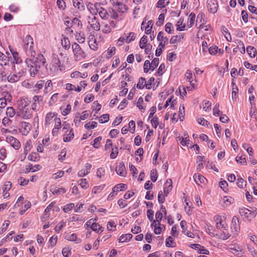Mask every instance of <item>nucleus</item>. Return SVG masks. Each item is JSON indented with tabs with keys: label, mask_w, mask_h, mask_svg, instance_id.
<instances>
[{
	"label": "nucleus",
	"mask_w": 257,
	"mask_h": 257,
	"mask_svg": "<svg viewBox=\"0 0 257 257\" xmlns=\"http://www.w3.org/2000/svg\"><path fill=\"white\" fill-rule=\"evenodd\" d=\"M38 157L39 155L37 153H32L29 155L28 156V159L31 161L36 162L37 161Z\"/></svg>",
	"instance_id": "13d9d810"
},
{
	"label": "nucleus",
	"mask_w": 257,
	"mask_h": 257,
	"mask_svg": "<svg viewBox=\"0 0 257 257\" xmlns=\"http://www.w3.org/2000/svg\"><path fill=\"white\" fill-rule=\"evenodd\" d=\"M223 200L225 206H229L234 202V199L230 196H224Z\"/></svg>",
	"instance_id": "473e14b6"
},
{
	"label": "nucleus",
	"mask_w": 257,
	"mask_h": 257,
	"mask_svg": "<svg viewBox=\"0 0 257 257\" xmlns=\"http://www.w3.org/2000/svg\"><path fill=\"white\" fill-rule=\"evenodd\" d=\"M164 19H165V15L164 14H160L159 16L158 20L156 22V25L157 26H162L164 23Z\"/></svg>",
	"instance_id": "5fc2aeb1"
},
{
	"label": "nucleus",
	"mask_w": 257,
	"mask_h": 257,
	"mask_svg": "<svg viewBox=\"0 0 257 257\" xmlns=\"http://www.w3.org/2000/svg\"><path fill=\"white\" fill-rule=\"evenodd\" d=\"M105 186V184L101 185L98 186H95L92 190V193L96 194L98 192L102 190Z\"/></svg>",
	"instance_id": "0e129e2a"
},
{
	"label": "nucleus",
	"mask_w": 257,
	"mask_h": 257,
	"mask_svg": "<svg viewBox=\"0 0 257 257\" xmlns=\"http://www.w3.org/2000/svg\"><path fill=\"white\" fill-rule=\"evenodd\" d=\"M56 114L54 112H48L45 117V125L51 123L52 119L56 116Z\"/></svg>",
	"instance_id": "a878e982"
},
{
	"label": "nucleus",
	"mask_w": 257,
	"mask_h": 257,
	"mask_svg": "<svg viewBox=\"0 0 257 257\" xmlns=\"http://www.w3.org/2000/svg\"><path fill=\"white\" fill-rule=\"evenodd\" d=\"M97 123L96 121L89 122L85 124L84 127L88 130L95 128L97 126Z\"/></svg>",
	"instance_id": "09e8293b"
},
{
	"label": "nucleus",
	"mask_w": 257,
	"mask_h": 257,
	"mask_svg": "<svg viewBox=\"0 0 257 257\" xmlns=\"http://www.w3.org/2000/svg\"><path fill=\"white\" fill-rule=\"evenodd\" d=\"M193 178L197 184H199V183L205 184L207 181L206 179L201 174H195Z\"/></svg>",
	"instance_id": "f3484780"
},
{
	"label": "nucleus",
	"mask_w": 257,
	"mask_h": 257,
	"mask_svg": "<svg viewBox=\"0 0 257 257\" xmlns=\"http://www.w3.org/2000/svg\"><path fill=\"white\" fill-rule=\"evenodd\" d=\"M27 106L26 104H25V106L21 109V114H18V115L21 116L24 119H29L32 116L31 109L27 107Z\"/></svg>",
	"instance_id": "1a4fd4ad"
},
{
	"label": "nucleus",
	"mask_w": 257,
	"mask_h": 257,
	"mask_svg": "<svg viewBox=\"0 0 257 257\" xmlns=\"http://www.w3.org/2000/svg\"><path fill=\"white\" fill-rule=\"evenodd\" d=\"M66 66L63 63L59 56L56 54L52 55L51 62L49 65V72L50 74H56L65 71Z\"/></svg>",
	"instance_id": "f257e3e1"
},
{
	"label": "nucleus",
	"mask_w": 257,
	"mask_h": 257,
	"mask_svg": "<svg viewBox=\"0 0 257 257\" xmlns=\"http://www.w3.org/2000/svg\"><path fill=\"white\" fill-rule=\"evenodd\" d=\"M221 228L223 229L219 233L212 232V236L213 237H216L222 240H226L231 235L225 226Z\"/></svg>",
	"instance_id": "0eeeda50"
},
{
	"label": "nucleus",
	"mask_w": 257,
	"mask_h": 257,
	"mask_svg": "<svg viewBox=\"0 0 257 257\" xmlns=\"http://www.w3.org/2000/svg\"><path fill=\"white\" fill-rule=\"evenodd\" d=\"M159 62V59L158 58H154L150 63V70L154 71V69L158 66Z\"/></svg>",
	"instance_id": "c03bdc74"
},
{
	"label": "nucleus",
	"mask_w": 257,
	"mask_h": 257,
	"mask_svg": "<svg viewBox=\"0 0 257 257\" xmlns=\"http://www.w3.org/2000/svg\"><path fill=\"white\" fill-rule=\"evenodd\" d=\"M91 28L95 31H98L100 30V25L98 19L96 17L91 18V21L88 22Z\"/></svg>",
	"instance_id": "ddd939ff"
},
{
	"label": "nucleus",
	"mask_w": 257,
	"mask_h": 257,
	"mask_svg": "<svg viewBox=\"0 0 257 257\" xmlns=\"http://www.w3.org/2000/svg\"><path fill=\"white\" fill-rule=\"evenodd\" d=\"M23 49L28 56L35 54L33 39L30 35H27L23 40Z\"/></svg>",
	"instance_id": "7ed1b4c3"
},
{
	"label": "nucleus",
	"mask_w": 257,
	"mask_h": 257,
	"mask_svg": "<svg viewBox=\"0 0 257 257\" xmlns=\"http://www.w3.org/2000/svg\"><path fill=\"white\" fill-rule=\"evenodd\" d=\"M10 51L13 55L14 59L17 64H19L22 62V59L19 57V54L17 52L15 51L14 50L10 49Z\"/></svg>",
	"instance_id": "f704fd0d"
},
{
	"label": "nucleus",
	"mask_w": 257,
	"mask_h": 257,
	"mask_svg": "<svg viewBox=\"0 0 257 257\" xmlns=\"http://www.w3.org/2000/svg\"><path fill=\"white\" fill-rule=\"evenodd\" d=\"M71 25L74 26V28H77L81 29L82 26V24L80 20L77 18H74L71 21Z\"/></svg>",
	"instance_id": "cd10ccee"
},
{
	"label": "nucleus",
	"mask_w": 257,
	"mask_h": 257,
	"mask_svg": "<svg viewBox=\"0 0 257 257\" xmlns=\"http://www.w3.org/2000/svg\"><path fill=\"white\" fill-rule=\"evenodd\" d=\"M118 154V148L116 147L115 148H112V151L110 155V158L112 159H115L117 157Z\"/></svg>",
	"instance_id": "bf43d9fd"
},
{
	"label": "nucleus",
	"mask_w": 257,
	"mask_h": 257,
	"mask_svg": "<svg viewBox=\"0 0 257 257\" xmlns=\"http://www.w3.org/2000/svg\"><path fill=\"white\" fill-rule=\"evenodd\" d=\"M127 189L126 185L120 183L115 185L113 188V192L117 193L119 191H123Z\"/></svg>",
	"instance_id": "4be33fe9"
},
{
	"label": "nucleus",
	"mask_w": 257,
	"mask_h": 257,
	"mask_svg": "<svg viewBox=\"0 0 257 257\" xmlns=\"http://www.w3.org/2000/svg\"><path fill=\"white\" fill-rule=\"evenodd\" d=\"M115 47H111L108 48L107 50V55L106 56V58L109 59L113 55L115 54Z\"/></svg>",
	"instance_id": "e433bc0d"
},
{
	"label": "nucleus",
	"mask_w": 257,
	"mask_h": 257,
	"mask_svg": "<svg viewBox=\"0 0 257 257\" xmlns=\"http://www.w3.org/2000/svg\"><path fill=\"white\" fill-rule=\"evenodd\" d=\"M170 4L169 0H159L157 3V7L163 8Z\"/></svg>",
	"instance_id": "79ce46f5"
},
{
	"label": "nucleus",
	"mask_w": 257,
	"mask_h": 257,
	"mask_svg": "<svg viewBox=\"0 0 257 257\" xmlns=\"http://www.w3.org/2000/svg\"><path fill=\"white\" fill-rule=\"evenodd\" d=\"M231 229L232 230V232L234 234H237L240 229L239 225V220L238 218L235 216H233L232 219Z\"/></svg>",
	"instance_id": "9d476101"
},
{
	"label": "nucleus",
	"mask_w": 257,
	"mask_h": 257,
	"mask_svg": "<svg viewBox=\"0 0 257 257\" xmlns=\"http://www.w3.org/2000/svg\"><path fill=\"white\" fill-rule=\"evenodd\" d=\"M231 84L232 85V98L233 100L235 99V95L238 92V89L236 85L235 84V82H234V80L232 79L231 82Z\"/></svg>",
	"instance_id": "72a5a7b5"
},
{
	"label": "nucleus",
	"mask_w": 257,
	"mask_h": 257,
	"mask_svg": "<svg viewBox=\"0 0 257 257\" xmlns=\"http://www.w3.org/2000/svg\"><path fill=\"white\" fill-rule=\"evenodd\" d=\"M165 194L163 195V192L162 191H160L158 193V202L160 204H162L165 202Z\"/></svg>",
	"instance_id": "052dcab7"
},
{
	"label": "nucleus",
	"mask_w": 257,
	"mask_h": 257,
	"mask_svg": "<svg viewBox=\"0 0 257 257\" xmlns=\"http://www.w3.org/2000/svg\"><path fill=\"white\" fill-rule=\"evenodd\" d=\"M218 50V47L213 45L208 48V51L211 55H215L216 54Z\"/></svg>",
	"instance_id": "338daca9"
},
{
	"label": "nucleus",
	"mask_w": 257,
	"mask_h": 257,
	"mask_svg": "<svg viewBox=\"0 0 257 257\" xmlns=\"http://www.w3.org/2000/svg\"><path fill=\"white\" fill-rule=\"evenodd\" d=\"M207 7L210 13L212 14L216 13L218 8L217 0H208L207 2Z\"/></svg>",
	"instance_id": "39448f33"
},
{
	"label": "nucleus",
	"mask_w": 257,
	"mask_h": 257,
	"mask_svg": "<svg viewBox=\"0 0 257 257\" xmlns=\"http://www.w3.org/2000/svg\"><path fill=\"white\" fill-rule=\"evenodd\" d=\"M115 8L119 13H124L127 10V7L120 2L117 3V6H116Z\"/></svg>",
	"instance_id": "c756f323"
},
{
	"label": "nucleus",
	"mask_w": 257,
	"mask_h": 257,
	"mask_svg": "<svg viewBox=\"0 0 257 257\" xmlns=\"http://www.w3.org/2000/svg\"><path fill=\"white\" fill-rule=\"evenodd\" d=\"M102 228V227L99 224L94 223V224L92 225L91 229L92 230L98 233L99 232V231H100L101 232L103 231Z\"/></svg>",
	"instance_id": "49530a36"
},
{
	"label": "nucleus",
	"mask_w": 257,
	"mask_h": 257,
	"mask_svg": "<svg viewBox=\"0 0 257 257\" xmlns=\"http://www.w3.org/2000/svg\"><path fill=\"white\" fill-rule=\"evenodd\" d=\"M246 51L250 57H254L256 53V49L253 46H248L246 48Z\"/></svg>",
	"instance_id": "c85d7f7f"
},
{
	"label": "nucleus",
	"mask_w": 257,
	"mask_h": 257,
	"mask_svg": "<svg viewBox=\"0 0 257 257\" xmlns=\"http://www.w3.org/2000/svg\"><path fill=\"white\" fill-rule=\"evenodd\" d=\"M133 237L131 233H127L121 235L119 238V242H124L129 241Z\"/></svg>",
	"instance_id": "393cba45"
},
{
	"label": "nucleus",
	"mask_w": 257,
	"mask_h": 257,
	"mask_svg": "<svg viewBox=\"0 0 257 257\" xmlns=\"http://www.w3.org/2000/svg\"><path fill=\"white\" fill-rule=\"evenodd\" d=\"M30 56L31 58H27L25 60V63L28 67L32 64L36 66V67L40 68L41 66L44 65L46 63V59L42 54H37L35 52V54Z\"/></svg>",
	"instance_id": "f03ea898"
},
{
	"label": "nucleus",
	"mask_w": 257,
	"mask_h": 257,
	"mask_svg": "<svg viewBox=\"0 0 257 257\" xmlns=\"http://www.w3.org/2000/svg\"><path fill=\"white\" fill-rule=\"evenodd\" d=\"M135 38H136L135 34L133 32H130L129 33L128 36H127V37L126 38V42L127 43H129L132 41L134 40L135 39Z\"/></svg>",
	"instance_id": "e2e57ef3"
},
{
	"label": "nucleus",
	"mask_w": 257,
	"mask_h": 257,
	"mask_svg": "<svg viewBox=\"0 0 257 257\" xmlns=\"http://www.w3.org/2000/svg\"><path fill=\"white\" fill-rule=\"evenodd\" d=\"M75 36L76 38V39L78 41V43L82 44L84 43L85 41V35L82 32H76V34H75Z\"/></svg>",
	"instance_id": "5701e85b"
},
{
	"label": "nucleus",
	"mask_w": 257,
	"mask_h": 257,
	"mask_svg": "<svg viewBox=\"0 0 257 257\" xmlns=\"http://www.w3.org/2000/svg\"><path fill=\"white\" fill-rule=\"evenodd\" d=\"M73 52L75 57L77 58L79 56L84 58L85 56V52L82 50L81 47L77 43H74L72 45Z\"/></svg>",
	"instance_id": "423d86ee"
},
{
	"label": "nucleus",
	"mask_w": 257,
	"mask_h": 257,
	"mask_svg": "<svg viewBox=\"0 0 257 257\" xmlns=\"http://www.w3.org/2000/svg\"><path fill=\"white\" fill-rule=\"evenodd\" d=\"M109 119V115L108 114H102L99 118V121L100 123H103L107 122Z\"/></svg>",
	"instance_id": "3c124183"
},
{
	"label": "nucleus",
	"mask_w": 257,
	"mask_h": 257,
	"mask_svg": "<svg viewBox=\"0 0 257 257\" xmlns=\"http://www.w3.org/2000/svg\"><path fill=\"white\" fill-rule=\"evenodd\" d=\"M239 212L241 216H244L249 221H251L257 214L255 208H251V209L249 210L243 207L239 209Z\"/></svg>",
	"instance_id": "20e7f679"
},
{
	"label": "nucleus",
	"mask_w": 257,
	"mask_h": 257,
	"mask_svg": "<svg viewBox=\"0 0 257 257\" xmlns=\"http://www.w3.org/2000/svg\"><path fill=\"white\" fill-rule=\"evenodd\" d=\"M108 14L109 16H110V17L113 19H116L118 17L117 12L112 8L109 9Z\"/></svg>",
	"instance_id": "864d4df0"
},
{
	"label": "nucleus",
	"mask_w": 257,
	"mask_h": 257,
	"mask_svg": "<svg viewBox=\"0 0 257 257\" xmlns=\"http://www.w3.org/2000/svg\"><path fill=\"white\" fill-rule=\"evenodd\" d=\"M21 76L16 74L11 73L7 77L8 80L11 83H14L20 80Z\"/></svg>",
	"instance_id": "412c9836"
},
{
	"label": "nucleus",
	"mask_w": 257,
	"mask_h": 257,
	"mask_svg": "<svg viewBox=\"0 0 257 257\" xmlns=\"http://www.w3.org/2000/svg\"><path fill=\"white\" fill-rule=\"evenodd\" d=\"M99 15L103 20H106L108 19L109 16L108 12L104 8H100L98 11Z\"/></svg>",
	"instance_id": "b1692460"
},
{
	"label": "nucleus",
	"mask_w": 257,
	"mask_h": 257,
	"mask_svg": "<svg viewBox=\"0 0 257 257\" xmlns=\"http://www.w3.org/2000/svg\"><path fill=\"white\" fill-rule=\"evenodd\" d=\"M65 238L69 241H74L76 243H79L81 242V239L80 238H77L76 233H72L70 235H66Z\"/></svg>",
	"instance_id": "a211bd4d"
},
{
	"label": "nucleus",
	"mask_w": 257,
	"mask_h": 257,
	"mask_svg": "<svg viewBox=\"0 0 257 257\" xmlns=\"http://www.w3.org/2000/svg\"><path fill=\"white\" fill-rule=\"evenodd\" d=\"M73 4L74 7L77 8L80 11H83L84 9L83 4L81 1L73 0Z\"/></svg>",
	"instance_id": "ea45409f"
},
{
	"label": "nucleus",
	"mask_w": 257,
	"mask_h": 257,
	"mask_svg": "<svg viewBox=\"0 0 257 257\" xmlns=\"http://www.w3.org/2000/svg\"><path fill=\"white\" fill-rule=\"evenodd\" d=\"M219 103H216L213 108V114L214 116H218L221 113V112L219 110Z\"/></svg>",
	"instance_id": "de8ad7c7"
},
{
	"label": "nucleus",
	"mask_w": 257,
	"mask_h": 257,
	"mask_svg": "<svg viewBox=\"0 0 257 257\" xmlns=\"http://www.w3.org/2000/svg\"><path fill=\"white\" fill-rule=\"evenodd\" d=\"M6 141L15 150H19L21 148L20 141L13 136H7Z\"/></svg>",
	"instance_id": "6e6552de"
},
{
	"label": "nucleus",
	"mask_w": 257,
	"mask_h": 257,
	"mask_svg": "<svg viewBox=\"0 0 257 257\" xmlns=\"http://www.w3.org/2000/svg\"><path fill=\"white\" fill-rule=\"evenodd\" d=\"M61 45L65 50H68L70 47V42L67 37H64L61 40Z\"/></svg>",
	"instance_id": "bb28decb"
},
{
	"label": "nucleus",
	"mask_w": 257,
	"mask_h": 257,
	"mask_svg": "<svg viewBox=\"0 0 257 257\" xmlns=\"http://www.w3.org/2000/svg\"><path fill=\"white\" fill-rule=\"evenodd\" d=\"M146 80L144 77H140L139 79L138 83L137 84V88L142 89L146 87Z\"/></svg>",
	"instance_id": "2f4dec72"
},
{
	"label": "nucleus",
	"mask_w": 257,
	"mask_h": 257,
	"mask_svg": "<svg viewBox=\"0 0 257 257\" xmlns=\"http://www.w3.org/2000/svg\"><path fill=\"white\" fill-rule=\"evenodd\" d=\"M71 110V106L70 104H67L66 107L63 108L62 110V114L63 115L65 116L69 114Z\"/></svg>",
	"instance_id": "680f3d73"
},
{
	"label": "nucleus",
	"mask_w": 257,
	"mask_h": 257,
	"mask_svg": "<svg viewBox=\"0 0 257 257\" xmlns=\"http://www.w3.org/2000/svg\"><path fill=\"white\" fill-rule=\"evenodd\" d=\"M15 113V110L13 107H8L7 108L6 114L8 117H13Z\"/></svg>",
	"instance_id": "a18cd8bd"
},
{
	"label": "nucleus",
	"mask_w": 257,
	"mask_h": 257,
	"mask_svg": "<svg viewBox=\"0 0 257 257\" xmlns=\"http://www.w3.org/2000/svg\"><path fill=\"white\" fill-rule=\"evenodd\" d=\"M150 178L153 182H155L158 178V173L157 170L153 169L151 171Z\"/></svg>",
	"instance_id": "8fccbe9b"
},
{
	"label": "nucleus",
	"mask_w": 257,
	"mask_h": 257,
	"mask_svg": "<svg viewBox=\"0 0 257 257\" xmlns=\"http://www.w3.org/2000/svg\"><path fill=\"white\" fill-rule=\"evenodd\" d=\"M235 160L237 163H239L242 165H245L247 163L245 158L242 156H237L235 158Z\"/></svg>",
	"instance_id": "4d7b16f0"
},
{
	"label": "nucleus",
	"mask_w": 257,
	"mask_h": 257,
	"mask_svg": "<svg viewBox=\"0 0 257 257\" xmlns=\"http://www.w3.org/2000/svg\"><path fill=\"white\" fill-rule=\"evenodd\" d=\"M45 84V80H40L38 81L36 85H35V91H39L40 89H41L44 86Z\"/></svg>",
	"instance_id": "a19ab883"
},
{
	"label": "nucleus",
	"mask_w": 257,
	"mask_h": 257,
	"mask_svg": "<svg viewBox=\"0 0 257 257\" xmlns=\"http://www.w3.org/2000/svg\"><path fill=\"white\" fill-rule=\"evenodd\" d=\"M115 171L116 173L120 176L124 177L126 175L125 167L123 162H120L116 167Z\"/></svg>",
	"instance_id": "f8f14e48"
},
{
	"label": "nucleus",
	"mask_w": 257,
	"mask_h": 257,
	"mask_svg": "<svg viewBox=\"0 0 257 257\" xmlns=\"http://www.w3.org/2000/svg\"><path fill=\"white\" fill-rule=\"evenodd\" d=\"M236 184L240 188H243L246 186V182L242 178H239L237 179Z\"/></svg>",
	"instance_id": "6e6d98bb"
},
{
	"label": "nucleus",
	"mask_w": 257,
	"mask_h": 257,
	"mask_svg": "<svg viewBox=\"0 0 257 257\" xmlns=\"http://www.w3.org/2000/svg\"><path fill=\"white\" fill-rule=\"evenodd\" d=\"M153 26V22L152 20H150L148 22L147 26L145 27V33L149 35L151 33L152 29Z\"/></svg>",
	"instance_id": "4c0bfd02"
},
{
	"label": "nucleus",
	"mask_w": 257,
	"mask_h": 257,
	"mask_svg": "<svg viewBox=\"0 0 257 257\" xmlns=\"http://www.w3.org/2000/svg\"><path fill=\"white\" fill-rule=\"evenodd\" d=\"M29 67H30L29 72L31 76L35 77L37 74L40 68H38V67H36V66L32 64V65H30Z\"/></svg>",
	"instance_id": "7c9ffc66"
},
{
	"label": "nucleus",
	"mask_w": 257,
	"mask_h": 257,
	"mask_svg": "<svg viewBox=\"0 0 257 257\" xmlns=\"http://www.w3.org/2000/svg\"><path fill=\"white\" fill-rule=\"evenodd\" d=\"M101 140L102 137L100 136L97 137L94 140L93 143H91V145H92L94 148L98 149L100 146V141H101Z\"/></svg>",
	"instance_id": "58836bf2"
},
{
	"label": "nucleus",
	"mask_w": 257,
	"mask_h": 257,
	"mask_svg": "<svg viewBox=\"0 0 257 257\" xmlns=\"http://www.w3.org/2000/svg\"><path fill=\"white\" fill-rule=\"evenodd\" d=\"M62 253L64 257H68L71 254V249L69 247L63 248Z\"/></svg>",
	"instance_id": "774afa93"
},
{
	"label": "nucleus",
	"mask_w": 257,
	"mask_h": 257,
	"mask_svg": "<svg viewBox=\"0 0 257 257\" xmlns=\"http://www.w3.org/2000/svg\"><path fill=\"white\" fill-rule=\"evenodd\" d=\"M9 63V57L6 56L0 51V64L2 66L7 65Z\"/></svg>",
	"instance_id": "aec40b11"
},
{
	"label": "nucleus",
	"mask_w": 257,
	"mask_h": 257,
	"mask_svg": "<svg viewBox=\"0 0 257 257\" xmlns=\"http://www.w3.org/2000/svg\"><path fill=\"white\" fill-rule=\"evenodd\" d=\"M43 100L42 97L41 96L35 95L33 98V100L34 102L32 105V109L36 110L38 108V105L39 104V102L42 101Z\"/></svg>",
	"instance_id": "dca6fc26"
},
{
	"label": "nucleus",
	"mask_w": 257,
	"mask_h": 257,
	"mask_svg": "<svg viewBox=\"0 0 257 257\" xmlns=\"http://www.w3.org/2000/svg\"><path fill=\"white\" fill-rule=\"evenodd\" d=\"M242 147L246 150L249 156H252L253 155V149L251 147L249 146V144H244L242 145Z\"/></svg>",
	"instance_id": "603ef678"
},
{
	"label": "nucleus",
	"mask_w": 257,
	"mask_h": 257,
	"mask_svg": "<svg viewBox=\"0 0 257 257\" xmlns=\"http://www.w3.org/2000/svg\"><path fill=\"white\" fill-rule=\"evenodd\" d=\"M57 5L58 8L60 9H62L63 10H64L66 8L65 3L63 0H57Z\"/></svg>",
	"instance_id": "69168bd1"
},
{
	"label": "nucleus",
	"mask_w": 257,
	"mask_h": 257,
	"mask_svg": "<svg viewBox=\"0 0 257 257\" xmlns=\"http://www.w3.org/2000/svg\"><path fill=\"white\" fill-rule=\"evenodd\" d=\"M164 33L162 31L160 32L157 36V40L160 41L159 47L164 48L168 43V39L167 37H164Z\"/></svg>",
	"instance_id": "9b49d317"
},
{
	"label": "nucleus",
	"mask_w": 257,
	"mask_h": 257,
	"mask_svg": "<svg viewBox=\"0 0 257 257\" xmlns=\"http://www.w3.org/2000/svg\"><path fill=\"white\" fill-rule=\"evenodd\" d=\"M55 202H51L45 209V213H47L50 211L51 210H53L55 211H59L60 209L59 208L55 205Z\"/></svg>",
	"instance_id": "6ab92c4d"
},
{
	"label": "nucleus",
	"mask_w": 257,
	"mask_h": 257,
	"mask_svg": "<svg viewBox=\"0 0 257 257\" xmlns=\"http://www.w3.org/2000/svg\"><path fill=\"white\" fill-rule=\"evenodd\" d=\"M74 137L73 130L71 128L70 131H67L63 138V141L64 142H70Z\"/></svg>",
	"instance_id": "2eb2a0df"
},
{
	"label": "nucleus",
	"mask_w": 257,
	"mask_h": 257,
	"mask_svg": "<svg viewBox=\"0 0 257 257\" xmlns=\"http://www.w3.org/2000/svg\"><path fill=\"white\" fill-rule=\"evenodd\" d=\"M172 189V180L169 179L167 180V182L165 184V186L164 187V193L165 196H167L169 192Z\"/></svg>",
	"instance_id": "4468645a"
},
{
	"label": "nucleus",
	"mask_w": 257,
	"mask_h": 257,
	"mask_svg": "<svg viewBox=\"0 0 257 257\" xmlns=\"http://www.w3.org/2000/svg\"><path fill=\"white\" fill-rule=\"evenodd\" d=\"M196 15L194 13H191L188 18V26L189 28L192 27L194 23Z\"/></svg>",
	"instance_id": "c9c22d12"
},
{
	"label": "nucleus",
	"mask_w": 257,
	"mask_h": 257,
	"mask_svg": "<svg viewBox=\"0 0 257 257\" xmlns=\"http://www.w3.org/2000/svg\"><path fill=\"white\" fill-rule=\"evenodd\" d=\"M147 37L146 35H144L140 40V47L141 49H144L147 45Z\"/></svg>",
	"instance_id": "37998d69"
}]
</instances>
